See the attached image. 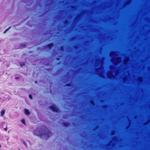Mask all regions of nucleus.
I'll return each mask as SVG.
<instances>
[{"mask_svg": "<svg viewBox=\"0 0 150 150\" xmlns=\"http://www.w3.org/2000/svg\"><path fill=\"white\" fill-rule=\"evenodd\" d=\"M24 65H25V63L24 62H23V63H22V64H21V65L22 67Z\"/></svg>", "mask_w": 150, "mask_h": 150, "instance_id": "f8f14e48", "label": "nucleus"}, {"mask_svg": "<svg viewBox=\"0 0 150 150\" xmlns=\"http://www.w3.org/2000/svg\"><path fill=\"white\" fill-rule=\"evenodd\" d=\"M91 103L93 104V102H92V101H91Z\"/></svg>", "mask_w": 150, "mask_h": 150, "instance_id": "f3484780", "label": "nucleus"}, {"mask_svg": "<svg viewBox=\"0 0 150 150\" xmlns=\"http://www.w3.org/2000/svg\"><path fill=\"white\" fill-rule=\"evenodd\" d=\"M21 122L22 123L24 124L25 125H26V123L25 121V120L24 119H22L21 120Z\"/></svg>", "mask_w": 150, "mask_h": 150, "instance_id": "0eeeda50", "label": "nucleus"}, {"mask_svg": "<svg viewBox=\"0 0 150 150\" xmlns=\"http://www.w3.org/2000/svg\"><path fill=\"white\" fill-rule=\"evenodd\" d=\"M11 27L10 26L7 29H6L4 32V33H6V31H8L10 28H11Z\"/></svg>", "mask_w": 150, "mask_h": 150, "instance_id": "6e6552de", "label": "nucleus"}, {"mask_svg": "<svg viewBox=\"0 0 150 150\" xmlns=\"http://www.w3.org/2000/svg\"><path fill=\"white\" fill-rule=\"evenodd\" d=\"M60 50L62 51H63L64 50V47L63 46H62L60 47Z\"/></svg>", "mask_w": 150, "mask_h": 150, "instance_id": "9d476101", "label": "nucleus"}, {"mask_svg": "<svg viewBox=\"0 0 150 150\" xmlns=\"http://www.w3.org/2000/svg\"><path fill=\"white\" fill-rule=\"evenodd\" d=\"M19 77H16L15 78V79H19Z\"/></svg>", "mask_w": 150, "mask_h": 150, "instance_id": "4468645a", "label": "nucleus"}, {"mask_svg": "<svg viewBox=\"0 0 150 150\" xmlns=\"http://www.w3.org/2000/svg\"><path fill=\"white\" fill-rule=\"evenodd\" d=\"M5 113V110L4 109H2L1 111V116H3Z\"/></svg>", "mask_w": 150, "mask_h": 150, "instance_id": "20e7f679", "label": "nucleus"}, {"mask_svg": "<svg viewBox=\"0 0 150 150\" xmlns=\"http://www.w3.org/2000/svg\"><path fill=\"white\" fill-rule=\"evenodd\" d=\"M53 45L54 44L53 43H51L48 44L47 45V47L49 49H50L52 47Z\"/></svg>", "mask_w": 150, "mask_h": 150, "instance_id": "7ed1b4c3", "label": "nucleus"}, {"mask_svg": "<svg viewBox=\"0 0 150 150\" xmlns=\"http://www.w3.org/2000/svg\"><path fill=\"white\" fill-rule=\"evenodd\" d=\"M62 124L65 127L68 126L69 125V123L67 122H63Z\"/></svg>", "mask_w": 150, "mask_h": 150, "instance_id": "423d86ee", "label": "nucleus"}, {"mask_svg": "<svg viewBox=\"0 0 150 150\" xmlns=\"http://www.w3.org/2000/svg\"><path fill=\"white\" fill-rule=\"evenodd\" d=\"M49 108L53 112H57L59 111V109L55 105H52Z\"/></svg>", "mask_w": 150, "mask_h": 150, "instance_id": "f03ea898", "label": "nucleus"}, {"mask_svg": "<svg viewBox=\"0 0 150 150\" xmlns=\"http://www.w3.org/2000/svg\"><path fill=\"white\" fill-rule=\"evenodd\" d=\"M4 130L6 131L7 130V127L6 126V128H4Z\"/></svg>", "mask_w": 150, "mask_h": 150, "instance_id": "ddd939ff", "label": "nucleus"}, {"mask_svg": "<svg viewBox=\"0 0 150 150\" xmlns=\"http://www.w3.org/2000/svg\"><path fill=\"white\" fill-rule=\"evenodd\" d=\"M56 59H57V60H59L60 59V58H59V57H58V58H56Z\"/></svg>", "mask_w": 150, "mask_h": 150, "instance_id": "2eb2a0df", "label": "nucleus"}, {"mask_svg": "<svg viewBox=\"0 0 150 150\" xmlns=\"http://www.w3.org/2000/svg\"><path fill=\"white\" fill-rule=\"evenodd\" d=\"M24 111L25 113L27 115H29L30 114V112L29 110L26 109H24Z\"/></svg>", "mask_w": 150, "mask_h": 150, "instance_id": "39448f33", "label": "nucleus"}, {"mask_svg": "<svg viewBox=\"0 0 150 150\" xmlns=\"http://www.w3.org/2000/svg\"><path fill=\"white\" fill-rule=\"evenodd\" d=\"M1 147V145H0V148Z\"/></svg>", "mask_w": 150, "mask_h": 150, "instance_id": "a211bd4d", "label": "nucleus"}, {"mask_svg": "<svg viewBox=\"0 0 150 150\" xmlns=\"http://www.w3.org/2000/svg\"><path fill=\"white\" fill-rule=\"evenodd\" d=\"M71 85V84L70 83H68L66 84V86H70Z\"/></svg>", "mask_w": 150, "mask_h": 150, "instance_id": "1a4fd4ad", "label": "nucleus"}, {"mask_svg": "<svg viewBox=\"0 0 150 150\" xmlns=\"http://www.w3.org/2000/svg\"><path fill=\"white\" fill-rule=\"evenodd\" d=\"M45 133H39L37 135L39 136L41 138L43 137L45 138L46 139H47L49 138L50 135H51L52 134L50 132L49 129L46 127L45 128Z\"/></svg>", "mask_w": 150, "mask_h": 150, "instance_id": "f257e3e1", "label": "nucleus"}, {"mask_svg": "<svg viewBox=\"0 0 150 150\" xmlns=\"http://www.w3.org/2000/svg\"><path fill=\"white\" fill-rule=\"evenodd\" d=\"M19 150H20V149H19Z\"/></svg>", "mask_w": 150, "mask_h": 150, "instance_id": "6ab92c4d", "label": "nucleus"}, {"mask_svg": "<svg viewBox=\"0 0 150 150\" xmlns=\"http://www.w3.org/2000/svg\"><path fill=\"white\" fill-rule=\"evenodd\" d=\"M77 46H75V48H77Z\"/></svg>", "mask_w": 150, "mask_h": 150, "instance_id": "dca6fc26", "label": "nucleus"}, {"mask_svg": "<svg viewBox=\"0 0 150 150\" xmlns=\"http://www.w3.org/2000/svg\"><path fill=\"white\" fill-rule=\"evenodd\" d=\"M29 98H30V99H32V95H31L30 94V95H29Z\"/></svg>", "mask_w": 150, "mask_h": 150, "instance_id": "9b49d317", "label": "nucleus"}]
</instances>
